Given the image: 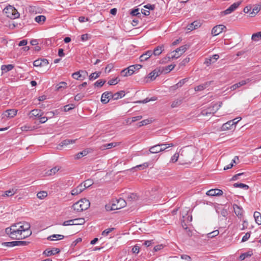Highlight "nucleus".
Here are the masks:
<instances>
[{
  "mask_svg": "<svg viewBox=\"0 0 261 261\" xmlns=\"http://www.w3.org/2000/svg\"><path fill=\"white\" fill-rule=\"evenodd\" d=\"M3 13H5L7 17L11 19L17 18L19 16V13L17 10L11 5L7 6L4 10Z\"/></svg>",
  "mask_w": 261,
  "mask_h": 261,
  "instance_id": "f03ea898",
  "label": "nucleus"
},
{
  "mask_svg": "<svg viewBox=\"0 0 261 261\" xmlns=\"http://www.w3.org/2000/svg\"><path fill=\"white\" fill-rule=\"evenodd\" d=\"M213 82V81H208L206 82L201 85H199L195 87L194 89L196 91H202L208 87H209L211 84Z\"/></svg>",
  "mask_w": 261,
  "mask_h": 261,
  "instance_id": "dca6fc26",
  "label": "nucleus"
},
{
  "mask_svg": "<svg viewBox=\"0 0 261 261\" xmlns=\"http://www.w3.org/2000/svg\"><path fill=\"white\" fill-rule=\"evenodd\" d=\"M152 55V51L151 50H149L146 51L145 53L143 54L140 57V61L141 62H143L147 60Z\"/></svg>",
  "mask_w": 261,
  "mask_h": 261,
  "instance_id": "6ab92c4d",
  "label": "nucleus"
},
{
  "mask_svg": "<svg viewBox=\"0 0 261 261\" xmlns=\"http://www.w3.org/2000/svg\"><path fill=\"white\" fill-rule=\"evenodd\" d=\"M76 139L75 140H70V139H66L62 141L60 143V145L61 146H66L71 143H74L76 141Z\"/></svg>",
  "mask_w": 261,
  "mask_h": 261,
  "instance_id": "2f4dec72",
  "label": "nucleus"
},
{
  "mask_svg": "<svg viewBox=\"0 0 261 261\" xmlns=\"http://www.w3.org/2000/svg\"><path fill=\"white\" fill-rule=\"evenodd\" d=\"M93 150L91 148H86L84 149V150L79 152L77 154L75 155L74 158L75 159L79 160L82 158L83 156H84L86 155H87L89 153H90L92 152Z\"/></svg>",
  "mask_w": 261,
  "mask_h": 261,
  "instance_id": "f8f14e48",
  "label": "nucleus"
},
{
  "mask_svg": "<svg viewBox=\"0 0 261 261\" xmlns=\"http://www.w3.org/2000/svg\"><path fill=\"white\" fill-rule=\"evenodd\" d=\"M100 73H101L100 72H95L91 73L89 76V80L92 81V80L97 79V77H98L100 76Z\"/></svg>",
  "mask_w": 261,
  "mask_h": 261,
  "instance_id": "8fccbe9b",
  "label": "nucleus"
},
{
  "mask_svg": "<svg viewBox=\"0 0 261 261\" xmlns=\"http://www.w3.org/2000/svg\"><path fill=\"white\" fill-rule=\"evenodd\" d=\"M182 103V100L180 99H176L174 100L171 104V107L174 108L180 106Z\"/></svg>",
  "mask_w": 261,
  "mask_h": 261,
  "instance_id": "ea45409f",
  "label": "nucleus"
},
{
  "mask_svg": "<svg viewBox=\"0 0 261 261\" xmlns=\"http://www.w3.org/2000/svg\"><path fill=\"white\" fill-rule=\"evenodd\" d=\"M114 228H110L107 229H105L102 232L101 234L103 236H107L109 233L112 231L114 230Z\"/></svg>",
  "mask_w": 261,
  "mask_h": 261,
  "instance_id": "0e129e2a",
  "label": "nucleus"
},
{
  "mask_svg": "<svg viewBox=\"0 0 261 261\" xmlns=\"http://www.w3.org/2000/svg\"><path fill=\"white\" fill-rule=\"evenodd\" d=\"M142 118V116L141 115L133 117L132 118L131 121L129 122V124H132V123H133V122L140 120Z\"/></svg>",
  "mask_w": 261,
  "mask_h": 261,
  "instance_id": "e2e57ef3",
  "label": "nucleus"
},
{
  "mask_svg": "<svg viewBox=\"0 0 261 261\" xmlns=\"http://www.w3.org/2000/svg\"><path fill=\"white\" fill-rule=\"evenodd\" d=\"M148 166L147 163H144L142 164L137 165L132 168V169H139V170L144 169Z\"/></svg>",
  "mask_w": 261,
  "mask_h": 261,
  "instance_id": "864d4df0",
  "label": "nucleus"
},
{
  "mask_svg": "<svg viewBox=\"0 0 261 261\" xmlns=\"http://www.w3.org/2000/svg\"><path fill=\"white\" fill-rule=\"evenodd\" d=\"M132 251L133 253L138 254L140 251V247L137 245H136L134 246H133Z\"/></svg>",
  "mask_w": 261,
  "mask_h": 261,
  "instance_id": "69168bd1",
  "label": "nucleus"
},
{
  "mask_svg": "<svg viewBox=\"0 0 261 261\" xmlns=\"http://www.w3.org/2000/svg\"><path fill=\"white\" fill-rule=\"evenodd\" d=\"M167 145L163 143L158 144L155 145L151 147L149 149V151L147 153V154L149 153H157L158 152L163 151L165 150V148H162V147Z\"/></svg>",
  "mask_w": 261,
  "mask_h": 261,
  "instance_id": "39448f33",
  "label": "nucleus"
},
{
  "mask_svg": "<svg viewBox=\"0 0 261 261\" xmlns=\"http://www.w3.org/2000/svg\"><path fill=\"white\" fill-rule=\"evenodd\" d=\"M130 14L133 16H138V17H140L141 15V14L139 12V9H135L134 10H133L131 12Z\"/></svg>",
  "mask_w": 261,
  "mask_h": 261,
  "instance_id": "052dcab7",
  "label": "nucleus"
},
{
  "mask_svg": "<svg viewBox=\"0 0 261 261\" xmlns=\"http://www.w3.org/2000/svg\"><path fill=\"white\" fill-rule=\"evenodd\" d=\"M115 203L113 202L112 204H108L106 205V209L107 211H111L113 210H116L118 208V207L115 206Z\"/></svg>",
  "mask_w": 261,
  "mask_h": 261,
  "instance_id": "72a5a7b5",
  "label": "nucleus"
},
{
  "mask_svg": "<svg viewBox=\"0 0 261 261\" xmlns=\"http://www.w3.org/2000/svg\"><path fill=\"white\" fill-rule=\"evenodd\" d=\"M133 74V71L129 70V67L121 71V74L124 76H127Z\"/></svg>",
  "mask_w": 261,
  "mask_h": 261,
  "instance_id": "37998d69",
  "label": "nucleus"
},
{
  "mask_svg": "<svg viewBox=\"0 0 261 261\" xmlns=\"http://www.w3.org/2000/svg\"><path fill=\"white\" fill-rule=\"evenodd\" d=\"M73 224L74 225H82L84 224L85 220L84 218H77L73 219Z\"/></svg>",
  "mask_w": 261,
  "mask_h": 261,
  "instance_id": "3c124183",
  "label": "nucleus"
},
{
  "mask_svg": "<svg viewBox=\"0 0 261 261\" xmlns=\"http://www.w3.org/2000/svg\"><path fill=\"white\" fill-rule=\"evenodd\" d=\"M181 258L182 259H185L187 261H191V257L187 254H182L180 256Z\"/></svg>",
  "mask_w": 261,
  "mask_h": 261,
  "instance_id": "774afa93",
  "label": "nucleus"
},
{
  "mask_svg": "<svg viewBox=\"0 0 261 261\" xmlns=\"http://www.w3.org/2000/svg\"><path fill=\"white\" fill-rule=\"evenodd\" d=\"M222 104V102H219V103H213L211 107L213 110V111L216 113L221 107Z\"/></svg>",
  "mask_w": 261,
  "mask_h": 261,
  "instance_id": "a19ab883",
  "label": "nucleus"
},
{
  "mask_svg": "<svg viewBox=\"0 0 261 261\" xmlns=\"http://www.w3.org/2000/svg\"><path fill=\"white\" fill-rule=\"evenodd\" d=\"M242 119L241 117H239L233 120L227 121L223 124L222 126L221 129L222 130H226L232 128L233 125H235L239 121Z\"/></svg>",
  "mask_w": 261,
  "mask_h": 261,
  "instance_id": "20e7f679",
  "label": "nucleus"
},
{
  "mask_svg": "<svg viewBox=\"0 0 261 261\" xmlns=\"http://www.w3.org/2000/svg\"><path fill=\"white\" fill-rule=\"evenodd\" d=\"M189 48V45L186 44L177 48L175 50L173 51L171 54V56H169L168 58L171 59H177L180 57Z\"/></svg>",
  "mask_w": 261,
  "mask_h": 261,
  "instance_id": "7ed1b4c3",
  "label": "nucleus"
},
{
  "mask_svg": "<svg viewBox=\"0 0 261 261\" xmlns=\"http://www.w3.org/2000/svg\"><path fill=\"white\" fill-rule=\"evenodd\" d=\"M113 202L115 203V206L118 207L117 210L120 209L123 207H124L126 204V202L125 201L124 199L122 198H119V199H115V200L113 201Z\"/></svg>",
  "mask_w": 261,
  "mask_h": 261,
  "instance_id": "f3484780",
  "label": "nucleus"
},
{
  "mask_svg": "<svg viewBox=\"0 0 261 261\" xmlns=\"http://www.w3.org/2000/svg\"><path fill=\"white\" fill-rule=\"evenodd\" d=\"M64 236L61 234H53L49 236L47 239L50 241L60 240L63 239Z\"/></svg>",
  "mask_w": 261,
  "mask_h": 261,
  "instance_id": "c85d7f7f",
  "label": "nucleus"
},
{
  "mask_svg": "<svg viewBox=\"0 0 261 261\" xmlns=\"http://www.w3.org/2000/svg\"><path fill=\"white\" fill-rule=\"evenodd\" d=\"M93 184V182L91 179H87L83 182V187L85 188V189H86L87 188L90 187Z\"/></svg>",
  "mask_w": 261,
  "mask_h": 261,
  "instance_id": "09e8293b",
  "label": "nucleus"
},
{
  "mask_svg": "<svg viewBox=\"0 0 261 261\" xmlns=\"http://www.w3.org/2000/svg\"><path fill=\"white\" fill-rule=\"evenodd\" d=\"M5 232L11 239H17V236H15L16 231L11 226L6 228Z\"/></svg>",
  "mask_w": 261,
  "mask_h": 261,
  "instance_id": "aec40b11",
  "label": "nucleus"
},
{
  "mask_svg": "<svg viewBox=\"0 0 261 261\" xmlns=\"http://www.w3.org/2000/svg\"><path fill=\"white\" fill-rule=\"evenodd\" d=\"M253 217L254 218L255 221L256 223L258 225L261 224V214L258 212H255L253 214Z\"/></svg>",
  "mask_w": 261,
  "mask_h": 261,
  "instance_id": "c756f323",
  "label": "nucleus"
},
{
  "mask_svg": "<svg viewBox=\"0 0 261 261\" xmlns=\"http://www.w3.org/2000/svg\"><path fill=\"white\" fill-rule=\"evenodd\" d=\"M47 195V193L45 191H40L38 192L37 194V197L40 199H42L46 197Z\"/></svg>",
  "mask_w": 261,
  "mask_h": 261,
  "instance_id": "5fc2aeb1",
  "label": "nucleus"
},
{
  "mask_svg": "<svg viewBox=\"0 0 261 261\" xmlns=\"http://www.w3.org/2000/svg\"><path fill=\"white\" fill-rule=\"evenodd\" d=\"M106 83V81L105 80H98L95 83H94V86L95 87H102L104 84Z\"/></svg>",
  "mask_w": 261,
  "mask_h": 261,
  "instance_id": "4d7b16f0",
  "label": "nucleus"
},
{
  "mask_svg": "<svg viewBox=\"0 0 261 261\" xmlns=\"http://www.w3.org/2000/svg\"><path fill=\"white\" fill-rule=\"evenodd\" d=\"M241 4V2H237L230 5L227 9L223 12L224 15L230 14L237 9Z\"/></svg>",
  "mask_w": 261,
  "mask_h": 261,
  "instance_id": "0eeeda50",
  "label": "nucleus"
},
{
  "mask_svg": "<svg viewBox=\"0 0 261 261\" xmlns=\"http://www.w3.org/2000/svg\"><path fill=\"white\" fill-rule=\"evenodd\" d=\"M189 80L188 78H185L181 80L178 83H177L175 86L173 87H176V88L181 87L182 85H184Z\"/></svg>",
  "mask_w": 261,
  "mask_h": 261,
  "instance_id": "de8ad7c7",
  "label": "nucleus"
},
{
  "mask_svg": "<svg viewBox=\"0 0 261 261\" xmlns=\"http://www.w3.org/2000/svg\"><path fill=\"white\" fill-rule=\"evenodd\" d=\"M138 199V196L136 194L130 193L127 196V200L128 201H134Z\"/></svg>",
  "mask_w": 261,
  "mask_h": 261,
  "instance_id": "603ef678",
  "label": "nucleus"
},
{
  "mask_svg": "<svg viewBox=\"0 0 261 261\" xmlns=\"http://www.w3.org/2000/svg\"><path fill=\"white\" fill-rule=\"evenodd\" d=\"M118 81H119V80H118L117 77L115 78V79H112L109 81L108 84L109 85H115L118 83Z\"/></svg>",
  "mask_w": 261,
  "mask_h": 261,
  "instance_id": "680f3d73",
  "label": "nucleus"
},
{
  "mask_svg": "<svg viewBox=\"0 0 261 261\" xmlns=\"http://www.w3.org/2000/svg\"><path fill=\"white\" fill-rule=\"evenodd\" d=\"M142 67V66L140 64H136L134 65H131L129 66V70L131 71H133V73L135 72L136 70L140 69Z\"/></svg>",
  "mask_w": 261,
  "mask_h": 261,
  "instance_id": "c03bdc74",
  "label": "nucleus"
},
{
  "mask_svg": "<svg viewBox=\"0 0 261 261\" xmlns=\"http://www.w3.org/2000/svg\"><path fill=\"white\" fill-rule=\"evenodd\" d=\"M17 111L15 109H9L6 110L3 114V118L6 117L7 118H13L17 114Z\"/></svg>",
  "mask_w": 261,
  "mask_h": 261,
  "instance_id": "4468645a",
  "label": "nucleus"
},
{
  "mask_svg": "<svg viewBox=\"0 0 261 261\" xmlns=\"http://www.w3.org/2000/svg\"><path fill=\"white\" fill-rule=\"evenodd\" d=\"M251 39L254 41H258L261 39V31L253 34L251 37Z\"/></svg>",
  "mask_w": 261,
  "mask_h": 261,
  "instance_id": "c9c22d12",
  "label": "nucleus"
},
{
  "mask_svg": "<svg viewBox=\"0 0 261 261\" xmlns=\"http://www.w3.org/2000/svg\"><path fill=\"white\" fill-rule=\"evenodd\" d=\"M129 93V92L128 91L125 92L124 91H120L114 94L113 93L112 98H122L125 95L127 96H129V95H128Z\"/></svg>",
  "mask_w": 261,
  "mask_h": 261,
  "instance_id": "5701e85b",
  "label": "nucleus"
},
{
  "mask_svg": "<svg viewBox=\"0 0 261 261\" xmlns=\"http://www.w3.org/2000/svg\"><path fill=\"white\" fill-rule=\"evenodd\" d=\"M60 170V168L58 166L55 167L47 171V174L48 175H54Z\"/></svg>",
  "mask_w": 261,
  "mask_h": 261,
  "instance_id": "58836bf2",
  "label": "nucleus"
},
{
  "mask_svg": "<svg viewBox=\"0 0 261 261\" xmlns=\"http://www.w3.org/2000/svg\"><path fill=\"white\" fill-rule=\"evenodd\" d=\"M67 87V83L64 82H60L59 84L57 85L56 87L57 90L62 91Z\"/></svg>",
  "mask_w": 261,
  "mask_h": 261,
  "instance_id": "f704fd0d",
  "label": "nucleus"
},
{
  "mask_svg": "<svg viewBox=\"0 0 261 261\" xmlns=\"http://www.w3.org/2000/svg\"><path fill=\"white\" fill-rule=\"evenodd\" d=\"M214 113H215V112L213 111V110L211 107L206 109L203 110L201 112L202 115L204 116H207L208 115L214 114Z\"/></svg>",
  "mask_w": 261,
  "mask_h": 261,
  "instance_id": "7c9ffc66",
  "label": "nucleus"
},
{
  "mask_svg": "<svg viewBox=\"0 0 261 261\" xmlns=\"http://www.w3.org/2000/svg\"><path fill=\"white\" fill-rule=\"evenodd\" d=\"M2 245L4 246H6L7 247H12L14 246H16V241H12V242H3L2 243Z\"/></svg>",
  "mask_w": 261,
  "mask_h": 261,
  "instance_id": "a18cd8bd",
  "label": "nucleus"
},
{
  "mask_svg": "<svg viewBox=\"0 0 261 261\" xmlns=\"http://www.w3.org/2000/svg\"><path fill=\"white\" fill-rule=\"evenodd\" d=\"M76 105L74 103H70L64 107V111L68 112L71 110H72L75 107Z\"/></svg>",
  "mask_w": 261,
  "mask_h": 261,
  "instance_id": "79ce46f5",
  "label": "nucleus"
},
{
  "mask_svg": "<svg viewBox=\"0 0 261 261\" xmlns=\"http://www.w3.org/2000/svg\"><path fill=\"white\" fill-rule=\"evenodd\" d=\"M45 20L46 17L44 15H38L36 16L35 18V20L39 23L44 22L45 21Z\"/></svg>",
  "mask_w": 261,
  "mask_h": 261,
  "instance_id": "4c0bfd02",
  "label": "nucleus"
},
{
  "mask_svg": "<svg viewBox=\"0 0 261 261\" xmlns=\"http://www.w3.org/2000/svg\"><path fill=\"white\" fill-rule=\"evenodd\" d=\"M162 72H163V70H162L159 68H156L148 74V78L150 79L152 81L154 80Z\"/></svg>",
  "mask_w": 261,
  "mask_h": 261,
  "instance_id": "6e6552de",
  "label": "nucleus"
},
{
  "mask_svg": "<svg viewBox=\"0 0 261 261\" xmlns=\"http://www.w3.org/2000/svg\"><path fill=\"white\" fill-rule=\"evenodd\" d=\"M175 66V65L174 64H171L169 65H168L166 66L164 69H163L162 70H163V72H165V73H168L171 70H172Z\"/></svg>",
  "mask_w": 261,
  "mask_h": 261,
  "instance_id": "49530a36",
  "label": "nucleus"
},
{
  "mask_svg": "<svg viewBox=\"0 0 261 261\" xmlns=\"http://www.w3.org/2000/svg\"><path fill=\"white\" fill-rule=\"evenodd\" d=\"M85 188L83 187V183H81L75 188L72 189L71 191V193L72 195H77L83 192Z\"/></svg>",
  "mask_w": 261,
  "mask_h": 261,
  "instance_id": "a211bd4d",
  "label": "nucleus"
},
{
  "mask_svg": "<svg viewBox=\"0 0 261 261\" xmlns=\"http://www.w3.org/2000/svg\"><path fill=\"white\" fill-rule=\"evenodd\" d=\"M226 29V27L223 24L217 25L212 29V34L214 36H217Z\"/></svg>",
  "mask_w": 261,
  "mask_h": 261,
  "instance_id": "423d86ee",
  "label": "nucleus"
},
{
  "mask_svg": "<svg viewBox=\"0 0 261 261\" xmlns=\"http://www.w3.org/2000/svg\"><path fill=\"white\" fill-rule=\"evenodd\" d=\"M21 224H22L21 222H19V223L13 224L11 226L12 228H13L15 230L16 232L15 233V236H17V238H18V234L19 235V232L20 231V230H19L18 228V225H19Z\"/></svg>",
  "mask_w": 261,
  "mask_h": 261,
  "instance_id": "473e14b6",
  "label": "nucleus"
},
{
  "mask_svg": "<svg viewBox=\"0 0 261 261\" xmlns=\"http://www.w3.org/2000/svg\"><path fill=\"white\" fill-rule=\"evenodd\" d=\"M179 157V154L178 153H175L171 158V162H172V163H175L176 162L177 160H178V158Z\"/></svg>",
  "mask_w": 261,
  "mask_h": 261,
  "instance_id": "338daca9",
  "label": "nucleus"
},
{
  "mask_svg": "<svg viewBox=\"0 0 261 261\" xmlns=\"http://www.w3.org/2000/svg\"><path fill=\"white\" fill-rule=\"evenodd\" d=\"M60 252V250L59 248H54L51 250L46 249L43 251V254L46 256H50L59 253Z\"/></svg>",
  "mask_w": 261,
  "mask_h": 261,
  "instance_id": "1a4fd4ad",
  "label": "nucleus"
},
{
  "mask_svg": "<svg viewBox=\"0 0 261 261\" xmlns=\"http://www.w3.org/2000/svg\"><path fill=\"white\" fill-rule=\"evenodd\" d=\"M113 93L111 92H105L101 96V98H112Z\"/></svg>",
  "mask_w": 261,
  "mask_h": 261,
  "instance_id": "bf43d9fd",
  "label": "nucleus"
},
{
  "mask_svg": "<svg viewBox=\"0 0 261 261\" xmlns=\"http://www.w3.org/2000/svg\"><path fill=\"white\" fill-rule=\"evenodd\" d=\"M164 46L163 45L161 46H158L155 47L154 50L152 51V55L154 56H159L162 54V51L164 50Z\"/></svg>",
  "mask_w": 261,
  "mask_h": 261,
  "instance_id": "393cba45",
  "label": "nucleus"
},
{
  "mask_svg": "<svg viewBox=\"0 0 261 261\" xmlns=\"http://www.w3.org/2000/svg\"><path fill=\"white\" fill-rule=\"evenodd\" d=\"M250 82V80L249 79H247L245 80H242L240 82H239L238 83H236L232 86H231L230 88L231 90L233 91L234 90L240 87H241L242 86H244L246 85V84L249 83Z\"/></svg>",
  "mask_w": 261,
  "mask_h": 261,
  "instance_id": "9b49d317",
  "label": "nucleus"
},
{
  "mask_svg": "<svg viewBox=\"0 0 261 261\" xmlns=\"http://www.w3.org/2000/svg\"><path fill=\"white\" fill-rule=\"evenodd\" d=\"M29 115L30 118L33 119L36 118L39 119L42 116V113L39 110L34 109L30 112Z\"/></svg>",
  "mask_w": 261,
  "mask_h": 261,
  "instance_id": "2eb2a0df",
  "label": "nucleus"
},
{
  "mask_svg": "<svg viewBox=\"0 0 261 261\" xmlns=\"http://www.w3.org/2000/svg\"><path fill=\"white\" fill-rule=\"evenodd\" d=\"M14 66L12 64L3 65L1 66V70L3 72H7L14 68Z\"/></svg>",
  "mask_w": 261,
  "mask_h": 261,
  "instance_id": "bb28decb",
  "label": "nucleus"
},
{
  "mask_svg": "<svg viewBox=\"0 0 261 261\" xmlns=\"http://www.w3.org/2000/svg\"><path fill=\"white\" fill-rule=\"evenodd\" d=\"M201 23L198 21H195L187 26V29L188 30L192 31L196 29L201 26Z\"/></svg>",
  "mask_w": 261,
  "mask_h": 261,
  "instance_id": "412c9836",
  "label": "nucleus"
},
{
  "mask_svg": "<svg viewBox=\"0 0 261 261\" xmlns=\"http://www.w3.org/2000/svg\"><path fill=\"white\" fill-rule=\"evenodd\" d=\"M261 9V5L256 4L254 6L252 12L249 13L250 17H254L255 15L259 12Z\"/></svg>",
  "mask_w": 261,
  "mask_h": 261,
  "instance_id": "4be33fe9",
  "label": "nucleus"
},
{
  "mask_svg": "<svg viewBox=\"0 0 261 261\" xmlns=\"http://www.w3.org/2000/svg\"><path fill=\"white\" fill-rule=\"evenodd\" d=\"M119 143H120L112 142V143H108V144H103L101 146L100 148L102 150L110 149L113 147H116V146L119 145Z\"/></svg>",
  "mask_w": 261,
  "mask_h": 261,
  "instance_id": "b1692460",
  "label": "nucleus"
},
{
  "mask_svg": "<svg viewBox=\"0 0 261 261\" xmlns=\"http://www.w3.org/2000/svg\"><path fill=\"white\" fill-rule=\"evenodd\" d=\"M219 233V231L218 230H214L207 234V237L208 238H213L217 236Z\"/></svg>",
  "mask_w": 261,
  "mask_h": 261,
  "instance_id": "6e6d98bb",
  "label": "nucleus"
},
{
  "mask_svg": "<svg viewBox=\"0 0 261 261\" xmlns=\"http://www.w3.org/2000/svg\"><path fill=\"white\" fill-rule=\"evenodd\" d=\"M223 192L221 190L216 189H211L207 191L206 195L210 196H221L222 195Z\"/></svg>",
  "mask_w": 261,
  "mask_h": 261,
  "instance_id": "ddd939ff",
  "label": "nucleus"
},
{
  "mask_svg": "<svg viewBox=\"0 0 261 261\" xmlns=\"http://www.w3.org/2000/svg\"><path fill=\"white\" fill-rule=\"evenodd\" d=\"M233 208L235 214L239 217L242 218L243 216L244 210L243 208L236 204L233 205Z\"/></svg>",
  "mask_w": 261,
  "mask_h": 261,
  "instance_id": "9d476101",
  "label": "nucleus"
},
{
  "mask_svg": "<svg viewBox=\"0 0 261 261\" xmlns=\"http://www.w3.org/2000/svg\"><path fill=\"white\" fill-rule=\"evenodd\" d=\"M17 192V189L15 188H12L9 190L6 191L4 194H3L2 196L4 197H10L12 196L14 194H15Z\"/></svg>",
  "mask_w": 261,
  "mask_h": 261,
  "instance_id": "a878e982",
  "label": "nucleus"
},
{
  "mask_svg": "<svg viewBox=\"0 0 261 261\" xmlns=\"http://www.w3.org/2000/svg\"><path fill=\"white\" fill-rule=\"evenodd\" d=\"M233 187L234 188H242L245 190H248L249 189V186L248 185H245L244 184H242V183H238V182L234 183L233 184Z\"/></svg>",
  "mask_w": 261,
  "mask_h": 261,
  "instance_id": "e433bc0d",
  "label": "nucleus"
},
{
  "mask_svg": "<svg viewBox=\"0 0 261 261\" xmlns=\"http://www.w3.org/2000/svg\"><path fill=\"white\" fill-rule=\"evenodd\" d=\"M90 205L89 200L84 198L82 199L72 205V208L76 212H82L87 210Z\"/></svg>",
  "mask_w": 261,
  "mask_h": 261,
  "instance_id": "f257e3e1",
  "label": "nucleus"
},
{
  "mask_svg": "<svg viewBox=\"0 0 261 261\" xmlns=\"http://www.w3.org/2000/svg\"><path fill=\"white\" fill-rule=\"evenodd\" d=\"M79 73L81 80H83L88 76V72L86 71L80 70Z\"/></svg>",
  "mask_w": 261,
  "mask_h": 261,
  "instance_id": "13d9d810",
  "label": "nucleus"
},
{
  "mask_svg": "<svg viewBox=\"0 0 261 261\" xmlns=\"http://www.w3.org/2000/svg\"><path fill=\"white\" fill-rule=\"evenodd\" d=\"M22 225L24 229L25 232H27V236H30L32 233V232L30 230L31 225L30 223L27 222H21Z\"/></svg>",
  "mask_w": 261,
  "mask_h": 261,
  "instance_id": "cd10ccee",
  "label": "nucleus"
}]
</instances>
